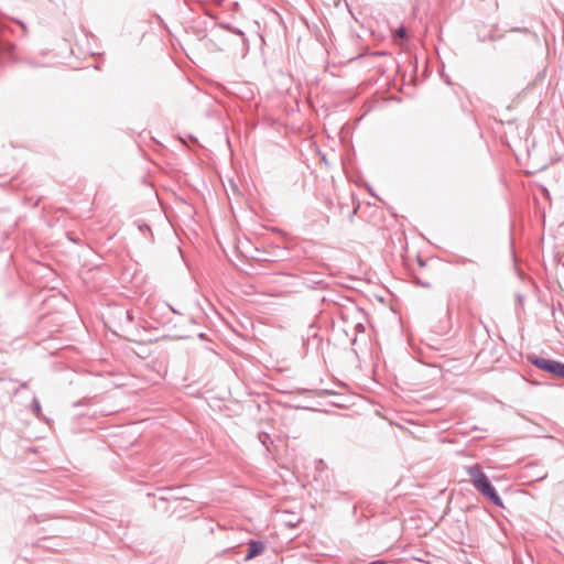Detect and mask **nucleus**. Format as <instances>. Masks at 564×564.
<instances>
[{"label":"nucleus","mask_w":564,"mask_h":564,"mask_svg":"<svg viewBox=\"0 0 564 564\" xmlns=\"http://www.w3.org/2000/svg\"><path fill=\"white\" fill-rule=\"evenodd\" d=\"M451 263L456 264V265H467V264L478 265L477 261L466 258L464 256H459V254H454L452 257Z\"/></svg>","instance_id":"obj_10"},{"label":"nucleus","mask_w":564,"mask_h":564,"mask_svg":"<svg viewBox=\"0 0 564 564\" xmlns=\"http://www.w3.org/2000/svg\"><path fill=\"white\" fill-rule=\"evenodd\" d=\"M29 65L35 66L34 62H28Z\"/></svg>","instance_id":"obj_24"},{"label":"nucleus","mask_w":564,"mask_h":564,"mask_svg":"<svg viewBox=\"0 0 564 564\" xmlns=\"http://www.w3.org/2000/svg\"><path fill=\"white\" fill-rule=\"evenodd\" d=\"M525 359L532 366H534L538 369H540V370H542L544 372H547V373L550 372L552 362L554 360V359H551V358H544V357L538 356V355H535L533 352L527 354Z\"/></svg>","instance_id":"obj_2"},{"label":"nucleus","mask_w":564,"mask_h":564,"mask_svg":"<svg viewBox=\"0 0 564 564\" xmlns=\"http://www.w3.org/2000/svg\"><path fill=\"white\" fill-rule=\"evenodd\" d=\"M355 330H356V334H355L354 338L351 339L352 345L356 344L358 334L365 333L366 327L362 323H357L355 325Z\"/></svg>","instance_id":"obj_14"},{"label":"nucleus","mask_w":564,"mask_h":564,"mask_svg":"<svg viewBox=\"0 0 564 564\" xmlns=\"http://www.w3.org/2000/svg\"><path fill=\"white\" fill-rule=\"evenodd\" d=\"M303 283L310 289H315L317 285L323 284L324 281L319 278V274L314 273L307 278H304Z\"/></svg>","instance_id":"obj_11"},{"label":"nucleus","mask_w":564,"mask_h":564,"mask_svg":"<svg viewBox=\"0 0 564 564\" xmlns=\"http://www.w3.org/2000/svg\"><path fill=\"white\" fill-rule=\"evenodd\" d=\"M134 224L138 226L139 230L142 232L151 231V227L142 220H137Z\"/></svg>","instance_id":"obj_15"},{"label":"nucleus","mask_w":564,"mask_h":564,"mask_svg":"<svg viewBox=\"0 0 564 564\" xmlns=\"http://www.w3.org/2000/svg\"><path fill=\"white\" fill-rule=\"evenodd\" d=\"M466 473L469 476V480L474 488L481 494L488 501L494 506L503 508V501L497 492L495 486L491 484L488 476L482 470L479 464H474L466 468Z\"/></svg>","instance_id":"obj_1"},{"label":"nucleus","mask_w":564,"mask_h":564,"mask_svg":"<svg viewBox=\"0 0 564 564\" xmlns=\"http://www.w3.org/2000/svg\"><path fill=\"white\" fill-rule=\"evenodd\" d=\"M166 306L174 313V314H178V311H176V308H174L172 305L170 304H166Z\"/></svg>","instance_id":"obj_23"},{"label":"nucleus","mask_w":564,"mask_h":564,"mask_svg":"<svg viewBox=\"0 0 564 564\" xmlns=\"http://www.w3.org/2000/svg\"><path fill=\"white\" fill-rule=\"evenodd\" d=\"M182 487H166L160 489L163 492L162 496L159 497L160 500H178L185 499V497L181 492Z\"/></svg>","instance_id":"obj_5"},{"label":"nucleus","mask_w":564,"mask_h":564,"mask_svg":"<svg viewBox=\"0 0 564 564\" xmlns=\"http://www.w3.org/2000/svg\"><path fill=\"white\" fill-rule=\"evenodd\" d=\"M191 139H193L195 142H197V139L194 138V135H191Z\"/></svg>","instance_id":"obj_25"},{"label":"nucleus","mask_w":564,"mask_h":564,"mask_svg":"<svg viewBox=\"0 0 564 564\" xmlns=\"http://www.w3.org/2000/svg\"><path fill=\"white\" fill-rule=\"evenodd\" d=\"M19 25L23 29V35L26 33V25L22 21H18Z\"/></svg>","instance_id":"obj_21"},{"label":"nucleus","mask_w":564,"mask_h":564,"mask_svg":"<svg viewBox=\"0 0 564 564\" xmlns=\"http://www.w3.org/2000/svg\"><path fill=\"white\" fill-rule=\"evenodd\" d=\"M31 410L36 417H40V415L42 413V406H41L40 400L36 397H33V399H32Z\"/></svg>","instance_id":"obj_12"},{"label":"nucleus","mask_w":564,"mask_h":564,"mask_svg":"<svg viewBox=\"0 0 564 564\" xmlns=\"http://www.w3.org/2000/svg\"><path fill=\"white\" fill-rule=\"evenodd\" d=\"M549 373L556 378L564 379V362L554 359Z\"/></svg>","instance_id":"obj_9"},{"label":"nucleus","mask_w":564,"mask_h":564,"mask_svg":"<svg viewBox=\"0 0 564 564\" xmlns=\"http://www.w3.org/2000/svg\"><path fill=\"white\" fill-rule=\"evenodd\" d=\"M124 314H126V317H127L128 321H132L133 319V317H132V315H131V313L129 311H126Z\"/></svg>","instance_id":"obj_22"},{"label":"nucleus","mask_w":564,"mask_h":564,"mask_svg":"<svg viewBox=\"0 0 564 564\" xmlns=\"http://www.w3.org/2000/svg\"><path fill=\"white\" fill-rule=\"evenodd\" d=\"M269 438H270V436L267 433H263V434L259 433V440L261 441L262 444L265 445V442Z\"/></svg>","instance_id":"obj_18"},{"label":"nucleus","mask_w":564,"mask_h":564,"mask_svg":"<svg viewBox=\"0 0 564 564\" xmlns=\"http://www.w3.org/2000/svg\"><path fill=\"white\" fill-rule=\"evenodd\" d=\"M26 388H28V382H25V381H24V382H21L20 387H19V388H17V389H14V390L12 391V394H13V395H15V394H18V392L20 391V389H26Z\"/></svg>","instance_id":"obj_17"},{"label":"nucleus","mask_w":564,"mask_h":564,"mask_svg":"<svg viewBox=\"0 0 564 564\" xmlns=\"http://www.w3.org/2000/svg\"><path fill=\"white\" fill-rule=\"evenodd\" d=\"M538 464L536 463H529L525 465V470L529 474V476L534 481H541L547 477V473H540L536 471Z\"/></svg>","instance_id":"obj_7"},{"label":"nucleus","mask_w":564,"mask_h":564,"mask_svg":"<svg viewBox=\"0 0 564 564\" xmlns=\"http://www.w3.org/2000/svg\"><path fill=\"white\" fill-rule=\"evenodd\" d=\"M417 263L420 267H424L426 261L424 259H422L421 257H417Z\"/></svg>","instance_id":"obj_20"},{"label":"nucleus","mask_w":564,"mask_h":564,"mask_svg":"<svg viewBox=\"0 0 564 564\" xmlns=\"http://www.w3.org/2000/svg\"><path fill=\"white\" fill-rule=\"evenodd\" d=\"M394 40H401L405 41L408 39L406 36V29L404 26H399L393 34Z\"/></svg>","instance_id":"obj_13"},{"label":"nucleus","mask_w":564,"mask_h":564,"mask_svg":"<svg viewBox=\"0 0 564 564\" xmlns=\"http://www.w3.org/2000/svg\"><path fill=\"white\" fill-rule=\"evenodd\" d=\"M217 26L223 29V30H226L228 32H231L234 34H237V35L241 36L243 44L246 46H248V39H247L245 32L241 29L236 28V26L231 25L230 23H226V22H219L217 24Z\"/></svg>","instance_id":"obj_8"},{"label":"nucleus","mask_w":564,"mask_h":564,"mask_svg":"<svg viewBox=\"0 0 564 564\" xmlns=\"http://www.w3.org/2000/svg\"><path fill=\"white\" fill-rule=\"evenodd\" d=\"M466 523L457 522L455 525L451 527L448 536L451 540L457 544H464L465 533L464 529Z\"/></svg>","instance_id":"obj_4"},{"label":"nucleus","mask_w":564,"mask_h":564,"mask_svg":"<svg viewBox=\"0 0 564 564\" xmlns=\"http://www.w3.org/2000/svg\"><path fill=\"white\" fill-rule=\"evenodd\" d=\"M415 283L421 285V286H423V288H426V289L431 288V283L430 282H425V281H423V280H421V279H419L416 276H415Z\"/></svg>","instance_id":"obj_16"},{"label":"nucleus","mask_w":564,"mask_h":564,"mask_svg":"<svg viewBox=\"0 0 564 564\" xmlns=\"http://www.w3.org/2000/svg\"><path fill=\"white\" fill-rule=\"evenodd\" d=\"M265 549L264 542L261 540L250 539L248 542V551L245 561H250L263 553Z\"/></svg>","instance_id":"obj_3"},{"label":"nucleus","mask_w":564,"mask_h":564,"mask_svg":"<svg viewBox=\"0 0 564 564\" xmlns=\"http://www.w3.org/2000/svg\"><path fill=\"white\" fill-rule=\"evenodd\" d=\"M4 28L0 24V47L1 52L7 54L9 57L12 58L13 62H20L18 57L14 56L13 52L15 50V45L11 42H8L3 39L2 32Z\"/></svg>","instance_id":"obj_6"},{"label":"nucleus","mask_w":564,"mask_h":564,"mask_svg":"<svg viewBox=\"0 0 564 564\" xmlns=\"http://www.w3.org/2000/svg\"><path fill=\"white\" fill-rule=\"evenodd\" d=\"M87 403H88V401L86 399H84V400L74 402L73 406L76 408V406H79V405H83V404H87Z\"/></svg>","instance_id":"obj_19"}]
</instances>
